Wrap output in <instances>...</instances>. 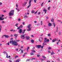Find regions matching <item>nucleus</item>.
<instances>
[{
  "label": "nucleus",
  "mask_w": 62,
  "mask_h": 62,
  "mask_svg": "<svg viewBox=\"0 0 62 62\" xmlns=\"http://www.w3.org/2000/svg\"><path fill=\"white\" fill-rule=\"evenodd\" d=\"M11 42L12 43V44L14 45L15 46H17V45H18V43L15 41H14L13 40H12L11 41H10L9 42L10 43H11Z\"/></svg>",
  "instance_id": "nucleus-1"
},
{
  "label": "nucleus",
  "mask_w": 62,
  "mask_h": 62,
  "mask_svg": "<svg viewBox=\"0 0 62 62\" xmlns=\"http://www.w3.org/2000/svg\"><path fill=\"white\" fill-rule=\"evenodd\" d=\"M14 10H11L9 13V15L11 16L14 15Z\"/></svg>",
  "instance_id": "nucleus-2"
},
{
  "label": "nucleus",
  "mask_w": 62,
  "mask_h": 62,
  "mask_svg": "<svg viewBox=\"0 0 62 62\" xmlns=\"http://www.w3.org/2000/svg\"><path fill=\"white\" fill-rule=\"evenodd\" d=\"M31 24H29L28 26H27V27L29 28V29H27L26 30L28 31H30L31 30V29L30 28V26H31Z\"/></svg>",
  "instance_id": "nucleus-3"
},
{
  "label": "nucleus",
  "mask_w": 62,
  "mask_h": 62,
  "mask_svg": "<svg viewBox=\"0 0 62 62\" xmlns=\"http://www.w3.org/2000/svg\"><path fill=\"white\" fill-rule=\"evenodd\" d=\"M45 40V41L44 42V43H45L46 42H49V39H47V38H44Z\"/></svg>",
  "instance_id": "nucleus-4"
},
{
  "label": "nucleus",
  "mask_w": 62,
  "mask_h": 62,
  "mask_svg": "<svg viewBox=\"0 0 62 62\" xmlns=\"http://www.w3.org/2000/svg\"><path fill=\"white\" fill-rule=\"evenodd\" d=\"M36 46L37 48L38 49H39L41 48V45H36Z\"/></svg>",
  "instance_id": "nucleus-5"
},
{
  "label": "nucleus",
  "mask_w": 62,
  "mask_h": 62,
  "mask_svg": "<svg viewBox=\"0 0 62 62\" xmlns=\"http://www.w3.org/2000/svg\"><path fill=\"white\" fill-rule=\"evenodd\" d=\"M31 1H32V0H30L29 2V5L28 6V8H29L30 7H31Z\"/></svg>",
  "instance_id": "nucleus-6"
},
{
  "label": "nucleus",
  "mask_w": 62,
  "mask_h": 62,
  "mask_svg": "<svg viewBox=\"0 0 62 62\" xmlns=\"http://www.w3.org/2000/svg\"><path fill=\"white\" fill-rule=\"evenodd\" d=\"M4 37H5L6 38H9V36L8 35H4Z\"/></svg>",
  "instance_id": "nucleus-7"
},
{
  "label": "nucleus",
  "mask_w": 62,
  "mask_h": 62,
  "mask_svg": "<svg viewBox=\"0 0 62 62\" xmlns=\"http://www.w3.org/2000/svg\"><path fill=\"white\" fill-rule=\"evenodd\" d=\"M26 39L27 40H29V39H30V37L29 36H26Z\"/></svg>",
  "instance_id": "nucleus-8"
},
{
  "label": "nucleus",
  "mask_w": 62,
  "mask_h": 62,
  "mask_svg": "<svg viewBox=\"0 0 62 62\" xmlns=\"http://www.w3.org/2000/svg\"><path fill=\"white\" fill-rule=\"evenodd\" d=\"M42 39H43V38H41V39H39V41L40 42H41V41H42Z\"/></svg>",
  "instance_id": "nucleus-9"
},
{
  "label": "nucleus",
  "mask_w": 62,
  "mask_h": 62,
  "mask_svg": "<svg viewBox=\"0 0 62 62\" xmlns=\"http://www.w3.org/2000/svg\"><path fill=\"white\" fill-rule=\"evenodd\" d=\"M22 29H20L19 30V33H20V34H21V33H22Z\"/></svg>",
  "instance_id": "nucleus-10"
},
{
  "label": "nucleus",
  "mask_w": 62,
  "mask_h": 62,
  "mask_svg": "<svg viewBox=\"0 0 62 62\" xmlns=\"http://www.w3.org/2000/svg\"><path fill=\"white\" fill-rule=\"evenodd\" d=\"M43 11H44V12H45V14H46V12H47V10L46 9H43Z\"/></svg>",
  "instance_id": "nucleus-11"
},
{
  "label": "nucleus",
  "mask_w": 62,
  "mask_h": 62,
  "mask_svg": "<svg viewBox=\"0 0 62 62\" xmlns=\"http://www.w3.org/2000/svg\"><path fill=\"white\" fill-rule=\"evenodd\" d=\"M48 26H52V23H48Z\"/></svg>",
  "instance_id": "nucleus-12"
},
{
  "label": "nucleus",
  "mask_w": 62,
  "mask_h": 62,
  "mask_svg": "<svg viewBox=\"0 0 62 62\" xmlns=\"http://www.w3.org/2000/svg\"><path fill=\"white\" fill-rule=\"evenodd\" d=\"M55 54V53H54V52L53 51L51 53V55H53L54 54Z\"/></svg>",
  "instance_id": "nucleus-13"
},
{
  "label": "nucleus",
  "mask_w": 62,
  "mask_h": 62,
  "mask_svg": "<svg viewBox=\"0 0 62 62\" xmlns=\"http://www.w3.org/2000/svg\"><path fill=\"white\" fill-rule=\"evenodd\" d=\"M55 41H56V39L55 38V39L53 40H52L53 42H55Z\"/></svg>",
  "instance_id": "nucleus-14"
},
{
  "label": "nucleus",
  "mask_w": 62,
  "mask_h": 62,
  "mask_svg": "<svg viewBox=\"0 0 62 62\" xmlns=\"http://www.w3.org/2000/svg\"><path fill=\"white\" fill-rule=\"evenodd\" d=\"M25 35H22L21 36V38H23V37H25Z\"/></svg>",
  "instance_id": "nucleus-15"
},
{
  "label": "nucleus",
  "mask_w": 62,
  "mask_h": 62,
  "mask_svg": "<svg viewBox=\"0 0 62 62\" xmlns=\"http://www.w3.org/2000/svg\"><path fill=\"white\" fill-rule=\"evenodd\" d=\"M31 42L32 43H33L34 42V40L33 39H31Z\"/></svg>",
  "instance_id": "nucleus-16"
},
{
  "label": "nucleus",
  "mask_w": 62,
  "mask_h": 62,
  "mask_svg": "<svg viewBox=\"0 0 62 62\" xmlns=\"http://www.w3.org/2000/svg\"><path fill=\"white\" fill-rule=\"evenodd\" d=\"M4 19H5V18H2V17H0V20H4Z\"/></svg>",
  "instance_id": "nucleus-17"
},
{
  "label": "nucleus",
  "mask_w": 62,
  "mask_h": 62,
  "mask_svg": "<svg viewBox=\"0 0 62 62\" xmlns=\"http://www.w3.org/2000/svg\"><path fill=\"white\" fill-rule=\"evenodd\" d=\"M21 50V54H23V50H21V49H20V50H19V51H20Z\"/></svg>",
  "instance_id": "nucleus-18"
},
{
  "label": "nucleus",
  "mask_w": 62,
  "mask_h": 62,
  "mask_svg": "<svg viewBox=\"0 0 62 62\" xmlns=\"http://www.w3.org/2000/svg\"><path fill=\"white\" fill-rule=\"evenodd\" d=\"M14 36L15 37H16V38H17V36H18V35H17V34H14Z\"/></svg>",
  "instance_id": "nucleus-19"
},
{
  "label": "nucleus",
  "mask_w": 62,
  "mask_h": 62,
  "mask_svg": "<svg viewBox=\"0 0 62 62\" xmlns=\"http://www.w3.org/2000/svg\"><path fill=\"white\" fill-rule=\"evenodd\" d=\"M16 10H17V11H18V12H19V11H20V10L19 9L17 8H16Z\"/></svg>",
  "instance_id": "nucleus-20"
},
{
  "label": "nucleus",
  "mask_w": 62,
  "mask_h": 62,
  "mask_svg": "<svg viewBox=\"0 0 62 62\" xmlns=\"http://www.w3.org/2000/svg\"><path fill=\"white\" fill-rule=\"evenodd\" d=\"M2 28V26H1V25H0V33L1 31V28Z\"/></svg>",
  "instance_id": "nucleus-21"
},
{
  "label": "nucleus",
  "mask_w": 62,
  "mask_h": 62,
  "mask_svg": "<svg viewBox=\"0 0 62 62\" xmlns=\"http://www.w3.org/2000/svg\"><path fill=\"white\" fill-rule=\"evenodd\" d=\"M31 13H35V11L34 10H32L31 11Z\"/></svg>",
  "instance_id": "nucleus-22"
},
{
  "label": "nucleus",
  "mask_w": 62,
  "mask_h": 62,
  "mask_svg": "<svg viewBox=\"0 0 62 62\" xmlns=\"http://www.w3.org/2000/svg\"><path fill=\"white\" fill-rule=\"evenodd\" d=\"M24 18H28V16H27V15H25L24 16Z\"/></svg>",
  "instance_id": "nucleus-23"
},
{
  "label": "nucleus",
  "mask_w": 62,
  "mask_h": 62,
  "mask_svg": "<svg viewBox=\"0 0 62 62\" xmlns=\"http://www.w3.org/2000/svg\"><path fill=\"white\" fill-rule=\"evenodd\" d=\"M21 61L20 60H17L16 62H19V61Z\"/></svg>",
  "instance_id": "nucleus-24"
},
{
  "label": "nucleus",
  "mask_w": 62,
  "mask_h": 62,
  "mask_svg": "<svg viewBox=\"0 0 62 62\" xmlns=\"http://www.w3.org/2000/svg\"><path fill=\"white\" fill-rule=\"evenodd\" d=\"M53 24L54 25V28H55V23H53Z\"/></svg>",
  "instance_id": "nucleus-25"
},
{
  "label": "nucleus",
  "mask_w": 62,
  "mask_h": 62,
  "mask_svg": "<svg viewBox=\"0 0 62 62\" xmlns=\"http://www.w3.org/2000/svg\"><path fill=\"white\" fill-rule=\"evenodd\" d=\"M51 36V34H48V37H50Z\"/></svg>",
  "instance_id": "nucleus-26"
},
{
  "label": "nucleus",
  "mask_w": 62,
  "mask_h": 62,
  "mask_svg": "<svg viewBox=\"0 0 62 62\" xmlns=\"http://www.w3.org/2000/svg\"><path fill=\"white\" fill-rule=\"evenodd\" d=\"M30 54L31 55H33L34 54V53H31Z\"/></svg>",
  "instance_id": "nucleus-27"
},
{
  "label": "nucleus",
  "mask_w": 62,
  "mask_h": 62,
  "mask_svg": "<svg viewBox=\"0 0 62 62\" xmlns=\"http://www.w3.org/2000/svg\"><path fill=\"white\" fill-rule=\"evenodd\" d=\"M51 49H52V48L49 46L48 48V50H51Z\"/></svg>",
  "instance_id": "nucleus-28"
},
{
  "label": "nucleus",
  "mask_w": 62,
  "mask_h": 62,
  "mask_svg": "<svg viewBox=\"0 0 62 62\" xmlns=\"http://www.w3.org/2000/svg\"><path fill=\"white\" fill-rule=\"evenodd\" d=\"M27 2H25L24 3V5H26L27 4Z\"/></svg>",
  "instance_id": "nucleus-29"
},
{
  "label": "nucleus",
  "mask_w": 62,
  "mask_h": 62,
  "mask_svg": "<svg viewBox=\"0 0 62 62\" xmlns=\"http://www.w3.org/2000/svg\"><path fill=\"white\" fill-rule=\"evenodd\" d=\"M45 45H46V44H45V43H43V46Z\"/></svg>",
  "instance_id": "nucleus-30"
},
{
  "label": "nucleus",
  "mask_w": 62,
  "mask_h": 62,
  "mask_svg": "<svg viewBox=\"0 0 62 62\" xmlns=\"http://www.w3.org/2000/svg\"><path fill=\"white\" fill-rule=\"evenodd\" d=\"M18 24H19L17 23L15 25L16 26V27H18V26L17 25H18Z\"/></svg>",
  "instance_id": "nucleus-31"
},
{
  "label": "nucleus",
  "mask_w": 62,
  "mask_h": 62,
  "mask_svg": "<svg viewBox=\"0 0 62 62\" xmlns=\"http://www.w3.org/2000/svg\"><path fill=\"white\" fill-rule=\"evenodd\" d=\"M20 28H23V25H20Z\"/></svg>",
  "instance_id": "nucleus-32"
},
{
  "label": "nucleus",
  "mask_w": 62,
  "mask_h": 62,
  "mask_svg": "<svg viewBox=\"0 0 62 62\" xmlns=\"http://www.w3.org/2000/svg\"><path fill=\"white\" fill-rule=\"evenodd\" d=\"M50 8H51V7H49L48 8V9L49 10L50 9Z\"/></svg>",
  "instance_id": "nucleus-33"
},
{
  "label": "nucleus",
  "mask_w": 62,
  "mask_h": 62,
  "mask_svg": "<svg viewBox=\"0 0 62 62\" xmlns=\"http://www.w3.org/2000/svg\"><path fill=\"white\" fill-rule=\"evenodd\" d=\"M58 27H56V32H57L58 31Z\"/></svg>",
  "instance_id": "nucleus-34"
},
{
  "label": "nucleus",
  "mask_w": 62,
  "mask_h": 62,
  "mask_svg": "<svg viewBox=\"0 0 62 62\" xmlns=\"http://www.w3.org/2000/svg\"><path fill=\"white\" fill-rule=\"evenodd\" d=\"M43 57V58H46V57L45 56H42Z\"/></svg>",
  "instance_id": "nucleus-35"
},
{
  "label": "nucleus",
  "mask_w": 62,
  "mask_h": 62,
  "mask_svg": "<svg viewBox=\"0 0 62 62\" xmlns=\"http://www.w3.org/2000/svg\"><path fill=\"white\" fill-rule=\"evenodd\" d=\"M16 6L17 8H18V5H17V3H16Z\"/></svg>",
  "instance_id": "nucleus-36"
},
{
  "label": "nucleus",
  "mask_w": 62,
  "mask_h": 62,
  "mask_svg": "<svg viewBox=\"0 0 62 62\" xmlns=\"http://www.w3.org/2000/svg\"><path fill=\"white\" fill-rule=\"evenodd\" d=\"M38 0H34V3H37V2L36 1H37Z\"/></svg>",
  "instance_id": "nucleus-37"
},
{
  "label": "nucleus",
  "mask_w": 62,
  "mask_h": 62,
  "mask_svg": "<svg viewBox=\"0 0 62 62\" xmlns=\"http://www.w3.org/2000/svg\"><path fill=\"white\" fill-rule=\"evenodd\" d=\"M30 61V59H27L26 61V62H27V61Z\"/></svg>",
  "instance_id": "nucleus-38"
},
{
  "label": "nucleus",
  "mask_w": 62,
  "mask_h": 62,
  "mask_svg": "<svg viewBox=\"0 0 62 62\" xmlns=\"http://www.w3.org/2000/svg\"><path fill=\"white\" fill-rule=\"evenodd\" d=\"M54 19H51V22H54Z\"/></svg>",
  "instance_id": "nucleus-39"
},
{
  "label": "nucleus",
  "mask_w": 62,
  "mask_h": 62,
  "mask_svg": "<svg viewBox=\"0 0 62 62\" xmlns=\"http://www.w3.org/2000/svg\"><path fill=\"white\" fill-rule=\"evenodd\" d=\"M45 59H41V60L42 61H44V60H45Z\"/></svg>",
  "instance_id": "nucleus-40"
},
{
  "label": "nucleus",
  "mask_w": 62,
  "mask_h": 62,
  "mask_svg": "<svg viewBox=\"0 0 62 62\" xmlns=\"http://www.w3.org/2000/svg\"><path fill=\"white\" fill-rule=\"evenodd\" d=\"M19 41H20V40L18 39V40H16V42H19Z\"/></svg>",
  "instance_id": "nucleus-41"
},
{
  "label": "nucleus",
  "mask_w": 62,
  "mask_h": 62,
  "mask_svg": "<svg viewBox=\"0 0 62 62\" xmlns=\"http://www.w3.org/2000/svg\"><path fill=\"white\" fill-rule=\"evenodd\" d=\"M20 28H21L20 27H19L18 28H17V29H20Z\"/></svg>",
  "instance_id": "nucleus-42"
},
{
  "label": "nucleus",
  "mask_w": 62,
  "mask_h": 62,
  "mask_svg": "<svg viewBox=\"0 0 62 62\" xmlns=\"http://www.w3.org/2000/svg\"><path fill=\"white\" fill-rule=\"evenodd\" d=\"M25 23L24 22H23L22 23L23 24V25H25Z\"/></svg>",
  "instance_id": "nucleus-43"
},
{
  "label": "nucleus",
  "mask_w": 62,
  "mask_h": 62,
  "mask_svg": "<svg viewBox=\"0 0 62 62\" xmlns=\"http://www.w3.org/2000/svg\"><path fill=\"white\" fill-rule=\"evenodd\" d=\"M41 25H42V21H41Z\"/></svg>",
  "instance_id": "nucleus-44"
},
{
  "label": "nucleus",
  "mask_w": 62,
  "mask_h": 62,
  "mask_svg": "<svg viewBox=\"0 0 62 62\" xmlns=\"http://www.w3.org/2000/svg\"><path fill=\"white\" fill-rule=\"evenodd\" d=\"M7 44H8V45H9V43L8 42V43H7Z\"/></svg>",
  "instance_id": "nucleus-45"
},
{
  "label": "nucleus",
  "mask_w": 62,
  "mask_h": 62,
  "mask_svg": "<svg viewBox=\"0 0 62 62\" xmlns=\"http://www.w3.org/2000/svg\"><path fill=\"white\" fill-rule=\"evenodd\" d=\"M32 52H33L34 53H35V52H36V51L35 50H32Z\"/></svg>",
  "instance_id": "nucleus-46"
},
{
  "label": "nucleus",
  "mask_w": 62,
  "mask_h": 62,
  "mask_svg": "<svg viewBox=\"0 0 62 62\" xmlns=\"http://www.w3.org/2000/svg\"><path fill=\"white\" fill-rule=\"evenodd\" d=\"M24 38H25V37H21V38H22V39H24Z\"/></svg>",
  "instance_id": "nucleus-47"
},
{
  "label": "nucleus",
  "mask_w": 62,
  "mask_h": 62,
  "mask_svg": "<svg viewBox=\"0 0 62 62\" xmlns=\"http://www.w3.org/2000/svg\"><path fill=\"white\" fill-rule=\"evenodd\" d=\"M18 56H16L15 57V58H17V57H18Z\"/></svg>",
  "instance_id": "nucleus-48"
},
{
  "label": "nucleus",
  "mask_w": 62,
  "mask_h": 62,
  "mask_svg": "<svg viewBox=\"0 0 62 62\" xmlns=\"http://www.w3.org/2000/svg\"><path fill=\"white\" fill-rule=\"evenodd\" d=\"M4 35H3L2 36V38L3 39V38H4Z\"/></svg>",
  "instance_id": "nucleus-49"
},
{
  "label": "nucleus",
  "mask_w": 62,
  "mask_h": 62,
  "mask_svg": "<svg viewBox=\"0 0 62 62\" xmlns=\"http://www.w3.org/2000/svg\"><path fill=\"white\" fill-rule=\"evenodd\" d=\"M18 21H21V19L19 18L18 19Z\"/></svg>",
  "instance_id": "nucleus-50"
},
{
  "label": "nucleus",
  "mask_w": 62,
  "mask_h": 62,
  "mask_svg": "<svg viewBox=\"0 0 62 62\" xmlns=\"http://www.w3.org/2000/svg\"><path fill=\"white\" fill-rule=\"evenodd\" d=\"M31 37H34V35H31Z\"/></svg>",
  "instance_id": "nucleus-51"
},
{
  "label": "nucleus",
  "mask_w": 62,
  "mask_h": 62,
  "mask_svg": "<svg viewBox=\"0 0 62 62\" xmlns=\"http://www.w3.org/2000/svg\"><path fill=\"white\" fill-rule=\"evenodd\" d=\"M37 57H39V55H37Z\"/></svg>",
  "instance_id": "nucleus-52"
},
{
  "label": "nucleus",
  "mask_w": 62,
  "mask_h": 62,
  "mask_svg": "<svg viewBox=\"0 0 62 62\" xmlns=\"http://www.w3.org/2000/svg\"><path fill=\"white\" fill-rule=\"evenodd\" d=\"M37 12H38V11H36L34 13V14H37Z\"/></svg>",
  "instance_id": "nucleus-53"
},
{
  "label": "nucleus",
  "mask_w": 62,
  "mask_h": 62,
  "mask_svg": "<svg viewBox=\"0 0 62 62\" xmlns=\"http://www.w3.org/2000/svg\"><path fill=\"white\" fill-rule=\"evenodd\" d=\"M3 12H7V11H6V10H4L3 11Z\"/></svg>",
  "instance_id": "nucleus-54"
},
{
  "label": "nucleus",
  "mask_w": 62,
  "mask_h": 62,
  "mask_svg": "<svg viewBox=\"0 0 62 62\" xmlns=\"http://www.w3.org/2000/svg\"><path fill=\"white\" fill-rule=\"evenodd\" d=\"M6 57H7V58H8V54H7Z\"/></svg>",
  "instance_id": "nucleus-55"
},
{
  "label": "nucleus",
  "mask_w": 62,
  "mask_h": 62,
  "mask_svg": "<svg viewBox=\"0 0 62 62\" xmlns=\"http://www.w3.org/2000/svg\"><path fill=\"white\" fill-rule=\"evenodd\" d=\"M35 49V47H33V48H32L33 50H34V49Z\"/></svg>",
  "instance_id": "nucleus-56"
},
{
  "label": "nucleus",
  "mask_w": 62,
  "mask_h": 62,
  "mask_svg": "<svg viewBox=\"0 0 62 62\" xmlns=\"http://www.w3.org/2000/svg\"><path fill=\"white\" fill-rule=\"evenodd\" d=\"M25 31H26V29H25V30H23L24 32Z\"/></svg>",
  "instance_id": "nucleus-57"
},
{
  "label": "nucleus",
  "mask_w": 62,
  "mask_h": 62,
  "mask_svg": "<svg viewBox=\"0 0 62 62\" xmlns=\"http://www.w3.org/2000/svg\"><path fill=\"white\" fill-rule=\"evenodd\" d=\"M3 53L4 54H5V53H6V51H4Z\"/></svg>",
  "instance_id": "nucleus-58"
},
{
  "label": "nucleus",
  "mask_w": 62,
  "mask_h": 62,
  "mask_svg": "<svg viewBox=\"0 0 62 62\" xmlns=\"http://www.w3.org/2000/svg\"><path fill=\"white\" fill-rule=\"evenodd\" d=\"M59 35H61V33L60 32H59Z\"/></svg>",
  "instance_id": "nucleus-59"
},
{
  "label": "nucleus",
  "mask_w": 62,
  "mask_h": 62,
  "mask_svg": "<svg viewBox=\"0 0 62 62\" xmlns=\"http://www.w3.org/2000/svg\"><path fill=\"white\" fill-rule=\"evenodd\" d=\"M13 29H12L11 30H10V31H13Z\"/></svg>",
  "instance_id": "nucleus-60"
},
{
  "label": "nucleus",
  "mask_w": 62,
  "mask_h": 62,
  "mask_svg": "<svg viewBox=\"0 0 62 62\" xmlns=\"http://www.w3.org/2000/svg\"><path fill=\"white\" fill-rule=\"evenodd\" d=\"M43 46H42L41 47V48L42 49V48H43Z\"/></svg>",
  "instance_id": "nucleus-61"
},
{
  "label": "nucleus",
  "mask_w": 62,
  "mask_h": 62,
  "mask_svg": "<svg viewBox=\"0 0 62 62\" xmlns=\"http://www.w3.org/2000/svg\"><path fill=\"white\" fill-rule=\"evenodd\" d=\"M43 5V3H42V4H41V6H42V5Z\"/></svg>",
  "instance_id": "nucleus-62"
},
{
  "label": "nucleus",
  "mask_w": 62,
  "mask_h": 62,
  "mask_svg": "<svg viewBox=\"0 0 62 62\" xmlns=\"http://www.w3.org/2000/svg\"><path fill=\"white\" fill-rule=\"evenodd\" d=\"M2 4V3L0 2V5H1Z\"/></svg>",
  "instance_id": "nucleus-63"
},
{
  "label": "nucleus",
  "mask_w": 62,
  "mask_h": 62,
  "mask_svg": "<svg viewBox=\"0 0 62 62\" xmlns=\"http://www.w3.org/2000/svg\"><path fill=\"white\" fill-rule=\"evenodd\" d=\"M9 62H12V61L11 60H9Z\"/></svg>",
  "instance_id": "nucleus-64"
}]
</instances>
